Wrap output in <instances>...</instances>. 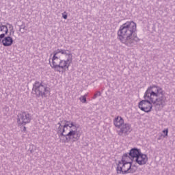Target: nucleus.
<instances>
[{
  "label": "nucleus",
  "mask_w": 175,
  "mask_h": 175,
  "mask_svg": "<svg viewBox=\"0 0 175 175\" xmlns=\"http://www.w3.org/2000/svg\"><path fill=\"white\" fill-rule=\"evenodd\" d=\"M144 98L145 100L141 101L139 103V107L142 111L145 113H149L152 109V105L161 106L163 105L166 100L165 97V91L162 88L158 85H152L147 88Z\"/></svg>",
  "instance_id": "1"
},
{
  "label": "nucleus",
  "mask_w": 175,
  "mask_h": 175,
  "mask_svg": "<svg viewBox=\"0 0 175 175\" xmlns=\"http://www.w3.org/2000/svg\"><path fill=\"white\" fill-rule=\"evenodd\" d=\"M59 54H66V51L60 49L55 51L51 59V66L59 73H65V72L69 70V68L73 61V57L72 54L68 53L67 54L68 57L66 59H61Z\"/></svg>",
  "instance_id": "2"
},
{
  "label": "nucleus",
  "mask_w": 175,
  "mask_h": 175,
  "mask_svg": "<svg viewBox=\"0 0 175 175\" xmlns=\"http://www.w3.org/2000/svg\"><path fill=\"white\" fill-rule=\"evenodd\" d=\"M136 23L127 21L122 24L118 31V38L122 43L130 46L135 41V33L137 28Z\"/></svg>",
  "instance_id": "3"
},
{
  "label": "nucleus",
  "mask_w": 175,
  "mask_h": 175,
  "mask_svg": "<svg viewBox=\"0 0 175 175\" xmlns=\"http://www.w3.org/2000/svg\"><path fill=\"white\" fill-rule=\"evenodd\" d=\"M59 132L62 133V136H65L66 139H69L70 140H77L79 139L77 126L73 122L64 121V126L59 125Z\"/></svg>",
  "instance_id": "4"
},
{
  "label": "nucleus",
  "mask_w": 175,
  "mask_h": 175,
  "mask_svg": "<svg viewBox=\"0 0 175 175\" xmlns=\"http://www.w3.org/2000/svg\"><path fill=\"white\" fill-rule=\"evenodd\" d=\"M136 169L132 166V159L128 154H124L122 160L119 161L117 167V172L119 174H128V173H135Z\"/></svg>",
  "instance_id": "5"
},
{
  "label": "nucleus",
  "mask_w": 175,
  "mask_h": 175,
  "mask_svg": "<svg viewBox=\"0 0 175 175\" xmlns=\"http://www.w3.org/2000/svg\"><path fill=\"white\" fill-rule=\"evenodd\" d=\"M129 155L133 158V159H135L136 163L139 165H146V163L148 162V157L146 154L142 153L139 149H131L130 150Z\"/></svg>",
  "instance_id": "6"
},
{
  "label": "nucleus",
  "mask_w": 175,
  "mask_h": 175,
  "mask_svg": "<svg viewBox=\"0 0 175 175\" xmlns=\"http://www.w3.org/2000/svg\"><path fill=\"white\" fill-rule=\"evenodd\" d=\"M31 115L27 112H22L18 115V125H27L31 122Z\"/></svg>",
  "instance_id": "7"
},
{
  "label": "nucleus",
  "mask_w": 175,
  "mask_h": 175,
  "mask_svg": "<svg viewBox=\"0 0 175 175\" xmlns=\"http://www.w3.org/2000/svg\"><path fill=\"white\" fill-rule=\"evenodd\" d=\"M35 92L36 95L38 96H43L46 95V92H47V87L46 85H43L42 84L39 85V83H36Z\"/></svg>",
  "instance_id": "8"
},
{
  "label": "nucleus",
  "mask_w": 175,
  "mask_h": 175,
  "mask_svg": "<svg viewBox=\"0 0 175 175\" xmlns=\"http://www.w3.org/2000/svg\"><path fill=\"white\" fill-rule=\"evenodd\" d=\"M1 43L5 47H9V46H12L13 44V38L10 36L4 37L2 38Z\"/></svg>",
  "instance_id": "9"
},
{
  "label": "nucleus",
  "mask_w": 175,
  "mask_h": 175,
  "mask_svg": "<svg viewBox=\"0 0 175 175\" xmlns=\"http://www.w3.org/2000/svg\"><path fill=\"white\" fill-rule=\"evenodd\" d=\"M113 124L116 128H121L124 124V119L121 118V116H117L113 120Z\"/></svg>",
  "instance_id": "10"
},
{
  "label": "nucleus",
  "mask_w": 175,
  "mask_h": 175,
  "mask_svg": "<svg viewBox=\"0 0 175 175\" xmlns=\"http://www.w3.org/2000/svg\"><path fill=\"white\" fill-rule=\"evenodd\" d=\"M129 129H131V126L126 124H124L121 126V129L118 132V135L121 136L122 135H124V133H127L129 132Z\"/></svg>",
  "instance_id": "11"
},
{
  "label": "nucleus",
  "mask_w": 175,
  "mask_h": 175,
  "mask_svg": "<svg viewBox=\"0 0 175 175\" xmlns=\"http://www.w3.org/2000/svg\"><path fill=\"white\" fill-rule=\"evenodd\" d=\"M79 100L81 102V103H87V94L81 96L79 98Z\"/></svg>",
  "instance_id": "12"
},
{
  "label": "nucleus",
  "mask_w": 175,
  "mask_h": 175,
  "mask_svg": "<svg viewBox=\"0 0 175 175\" xmlns=\"http://www.w3.org/2000/svg\"><path fill=\"white\" fill-rule=\"evenodd\" d=\"M168 131L169 130L167 129L163 131V133H164V135H165V136H167Z\"/></svg>",
  "instance_id": "13"
},
{
  "label": "nucleus",
  "mask_w": 175,
  "mask_h": 175,
  "mask_svg": "<svg viewBox=\"0 0 175 175\" xmlns=\"http://www.w3.org/2000/svg\"><path fill=\"white\" fill-rule=\"evenodd\" d=\"M62 17L63 18H64V20H66V18H68V15L65 14H62Z\"/></svg>",
  "instance_id": "14"
},
{
  "label": "nucleus",
  "mask_w": 175,
  "mask_h": 175,
  "mask_svg": "<svg viewBox=\"0 0 175 175\" xmlns=\"http://www.w3.org/2000/svg\"><path fill=\"white\" fill-rule=\"evenodd\" d=\"M23 131H24L25 132H26V131H27V127L24 126Z\"/></svg>",
  "instance_id": "15"
}]
</instances>
